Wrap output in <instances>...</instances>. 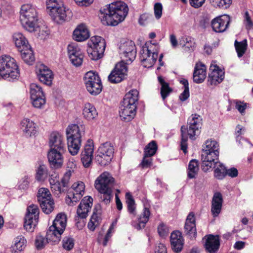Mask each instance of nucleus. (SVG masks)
<instances>
[{
    "instance_id": "f257e3e1",
    "label": "nucleus",
    "mask_w": 253,
    "mask_h": 253,
    "mask_svg": "<svg viewBox=\"0 0 253 253\" xmlns=\"http://www.w3.org/2000/svg\"><path fill=\"white\" fill-rule=\"evenodd\" d=\"M128 11L126 4L121 1H116L100 9L99 16L104 25L116 26L124 20Z\"/></svg>"
},
{
    "instance_id": "f03ea898",
    "label": "nucleus",
    "mask_w": 253,
    "mask_h": 253,
    "mask_svg": "<svg viewBox=\"0 0 253 253\" xmlns=\"http://www.w3.org/2000/svg\"><path fill=\"white\" fill-rule=\"evenodd\" d=\"M84 132V127L83 125L71 124L67 127L66 134L68 149L72 155L74 156L78 153Z\"/></svg>"
},
{
    "instance_id": "7ed1b4c3",
    "label": "nucleus",
    "mask_w": 253,
    "mask_h": 253,
    "mask_svg": "<svg viewBox=\"0 0 253 253\" xmlns=\"http://www.w3.org/2000/svg\"><path fill=\"white\" fill-rule=\"evenodd\" d=\"M0 75L4 80L14 81L20 76L19 67L15 59L8 55L0 57Z\"/></svg>"
},
{
    "instance_id": "20e7f679",
    "label": "nucleus",
    "mask_w": 253,
    "mask_h": 253,
    "mask_svg": "<svg viewBox=\"0 0 253 253\" xmlns=\"http://www.w3.org/2000/svg\"><path fill=\"white\" fill-rule=\"evenodd\" d=\"M20 13V20L23 27L30 32L36 31L38 20L36 7L31 4H23Z\"/></svg>"
},
{
    "instance_id": "39448f33",
    "label": "nucleus",
    "mask_w": 253,
    "mask_h": 253,
    "mask_svg": "<svg viewBox=\"0 0 253 253\" xmlns=\"http://www.w3.org/2000/svg\"><path fill=\"white\" fill-rule=\"evenodd\" d=\"M159 46L156 42H148L142 47L140 51V60L145 68H150L155 63L158 57Z\"/></svg>"
},
{
    "instance_id": "423d86ee",
    "label": "nucleus",
    "mask_w": 253,
    "mask_h": 253,
    "mask_svg": "<svg viewBox=\"0 0 253 253\" xmlns=\"http://www.w3.org/2000/svg\"><path fill=\"white\" fill-rule=\"evenodd\" d=\"M66 215L62 213L58 214L47 231V240L58 243L66 228Z\"/></svg>"
},
{
    "instance_id": "0eeeda50",
    "label": "nucleus",
    "mask_w": 253,
    "mask_h": 253,
    "mask_svg": "<svg viewBox=\"0 0 253 253\" xmlns=\"http://www.w3.org/2000/svg\"><path fill=\"white\" fill-rule=\"evenodd\" d=\"M46 5L52 19L57 23H62L66 18L67 14L62 0H46Z\"/></svg>"
},
{
    "instance_id": "6e6552de",
    "label": "nucleus",
    "mask_w": 253,
    "mask_h": 253,
    "mask_svg": "<svg viewBox=\"0 0 253 253\" xmlns=\"http://www.w3.org/2000/svg\"><path fill=\"white\" fill-rule=\"evenodd\" d=\"M87 45V52L91 59L97 60L102 57L106 46L105 40L102 38L97 36H93Z\"/></svg>"
},
{
    "instance_id": "1a4fd4ad",
    "label": "nucleus",
    "mask_w": 253,
    "mask_h": 253,
    "mask_svg": "<svg viewBox=\"0 0 253 253\" xmlns=\"http://www.w3.org/2000/svg\"><path fill=\"white\" fill-rule=\"evenodd\" d=\"M92 198L90 196H86L81 201L77 210V214L75 220L77 227L82 229L85 226L84 219L88 215V213L92 206Z\"/></svg>"
},
{
    "instance_id": "9d476101",
    "label": "nucleus",
    "mask_w": 253,
    "mask_h": 253,
    "mask_svg": "<svg viewBox=\"0 0 253 253\" xmlns=\"http://www.w3.org/2000/svg\"><path fill=\"white\" fill-rule=\"evenodd\" d=\"M84 82L87 90L93 95L99 94L102 89V85L100 77L97 74L89 71L84 77Z\"/></svg>"
},
{
    "instance_id": "9b49d317",
    "label": "nucleus",
    "mask_w": 253,
    "mask_h": 253,
    "mask_svg": "<svg viewBox=\"0 0 253 253\" xmlns=\"http://www.w3.org/2000/svg\"><path fill=\"white\" fill-rule=\"evenodd\" d=\"M85 185L82 181L75 182L71 186L70 191L66 197V203L70 206L75 205L84 193Z\"/></svg>"
},
{
    "instance_id": "f8f14e48",
    "label": "nucleus",
    "mask_w": 253,
    "mask_h": 253,
    "mask_svg": "<svg viewBox=\"0 0 253 253\" xmlns=\"http://www.w3.org/2000/svg\"><path fill=\"white\" fill-rule=\"evenodd\" d=\"M39 210L37 206L32 205L27 208L24 223V228L33 232L39 220Z\"/></svg>"
},
{
    "instance_id": "ddd939ff",
    "label": "nucleus",
    "mask_w": 253,
    "mask_h": 253,
    "mask_svg": "<svg viewBox=\"0 0 253 253\" xmlns=\"http://www.w3.org/2000/svg\"><path fill=\"white\" fill-rule=\"evenodd\" d=\"M113 153V147L110 143L106 142L99 147L96 161L101 166H106L111 161Z\"/></svg>"
},
{
    "instance_id": "4468645a",
    "label": "nucleus",
    "mask_w": 253,
    "mask_h": 253,
    "mask_svg": "<svg viewBox=\"0 0 253 253\" xmlns=\"http://www.w3.org/2000/svg\"><path fill=\"white\" fill-rule=\"evenodd\" d=\"M119 53L126 62H131L136 57V50L134 43L132 41H127L121 43L119 46Z\"/></svg>"
},
{
    "instance_id": "2eb2a0df",
    "label": "nucleus",
    "mask_w": 253,
    "mask_h": 253,
    "mask_svg": "<svg viewBox=\"0 0 253 253\" xmlns=\"http://www.w3.org/2000/svg\"><path fill=\"white\" fill-rule=\"evenodd\" d=\"M114 178L108 172H104L96 179L94 183L95 188L98 191H104L111 189Z\"/></svg>"
},
{
    "instance_id": "dca6fc26",
    "label": "nucleus",
    "mask_w": 253,
    "mask_h": 253,
    "mask_svg": "<svg viewBox=\"0 0 253 253\" xmlns=\"http://www.w3.org/2000/svg\"><path fill=\"white\" fill-rule=\"evenodd\" d=\"M201 125V117L197 114H193L189 120V128L187 129V134L190 139H194L195 136L200 133Z\"/></svg>"
},
{
    "instance_id": "f3484780",
    "label": "nucleus",
    "mask_w": 253,
    "mask_h": 253,
    "mask_svg": "<svg viewBox=\"0 0 253 253\" xmlns=\"http://www.w3.org/2000/svg\"><path fill=\"white\" fill-rule=\"evenodd\" d=\"M37 75L40 81L47 85L52 84L53 74L52 71L43 64L39 65L37 68Z\"/></svg>"
},
{
    "instance_id": "a211bd4d",
    "label": "nucleus",
    "mask_w": 253,
    "mask_h": 253,
    "mask_svg": "<svg viewBox=\"0 0 253 253\" xmlns=\"http://www.w3.org/2000/svg\"><path fill=\"white\" fill-rule=\"evenodd\" d=\"M48 145L50 150H66L64 136L57 131L50 133L48 139Z\"/></svg>"
},
{
    "instance_id": "6ab92c4d",
    "label": "nucleus",
    "mask_w": 253,
    "mask_h": 253,
    "mask_svg": "<svg viewBox=\"0 0 253 253\" xmlns=\"http://www.w3.org/2000/svg\"><path fill=\"white\" fill-rule=\"evenodd\" d=\"M230 18L228 15L217 17L211 21V27L214 31L217 33L224 32L228 28Z\"/></svg>"
},
{
    "instance_id": "aec40b11",
    "label": "nucleus",
    "mask_w": 253,
    "mask_h": 253,
    "mask_svg": "<svg viewBox=\"0 0 253 253\" xmlns=\"http://www.w3.org/2000/svg\"><path fill=\"white\" fill-rule=\"evenodd\" d=\"M69 57L72 63L76 66H80L83 62L84 55L81 49L74 44L68 46Z\"/></svg>"
},
{
    "instance_id": "412c9836",
    "label": "nucleus",
    "mask_w": 253,
    "mask_h": 253,
    "mask_svg": "<svg viewBox=\"0 0 253 253\" xmlns=\"http://www.w3.org/2000/svg\"><path fill=\"white\" fill-rule=\"evenodd\" d=\"M94 152V146L93 143L88 141L84 146V150L81 154V159L84 167L89 168L91 164Z\"/></svg>"
},
{
    "instance_id": "4be33fe9",
    "label": "nucleus",
    "mask_w": 253,
    "mask_h": 253,
    "mask_svg": "<svg viewBox=\"0 0 253 253\" xmlns=\"http://www.w3.org/2000/svg\"><path fill=\"white\" fill-rule=\"evenodd\" d=\"M71 176L70 171L65 173L61 179V181L50 180L51 189L54 193L58 194L64 192L66 190L68 186V183Z\"/></svg>"
},
{
    "instance_id": "5701e85b",
    "label": "nucleus",
    "mask_w": 253,
    "mask_h": 253,
    "mask_svg": "<svg viewBox=\"0 0 253 253\" xmlns=\"http://www.w3.org/2000/svg\"><path fill=\"white\" fill-rule=\"evenodd\" d=\"M66 150H49L47 157L50 166L54 168L60 167L63 163V155Z\"/></svg>"
},
{
    "instance_id": "b1692460",
    "label": "nucleus",
    "mask_w": 253,
    "mask_h": 253,
    "mask_svg": "<svg viewBox=\"0 0 253 253\" xmlns=\"http://www.w3.org/2000/svg\"><path fill=\"white\" fill-rule=\"evenodd\" d=\"M219 151L214 150L209 151V150L202 151V160L203 167H207L206 170L211 168L216 163L215 161L218 160L219 156Z\"/></svg>"
},
{
    "instance_id": "393cba45",
    "label": "nucleus",
    "mask_w": 253,
    "mask_h": 253,
    "mask_svg": "<svg viewBox=\"0 0 253 253\" xmlns=\"http://www.w3.org/2000/svg\"><path fill=\"white\" fill-rule=\"evenodd\" d=\"M21 129L26 137H32L37 133V125L30 119L24 118L21 121Z\"/></svg>"
},
{
    "instance_id": "a878e982",
    "label": "nucleus",
    "mask_w": 253,
    "mask_h": 253,
    "mask_svg": "<svg viewBox=\"0 0 253 253\" xmlns=\"http://www.w3.org/2000/svg\"><path fill=\"white\" fill-rule=\"evenodd\" d=\"M211 72L209 75L208 82L211 85H217L220 83L224 78V72L217 66H211Z\"/></svg>"
},
{
    "instance_id": "bb28decb",
    "label": "nucleus",
    "mask_w": 253,
    "mask_h": 253,
    "mask_svg": "<svg viewBox=\"0 0 253 253\" xmlns=\"http://www.w3.org/2000/svg\"><path fill=\"white\" fill-rule=\"evenodd\" d=\"M138 91L133 89L127 93L123 99L122 104L127 107L136 110L138 100Z\"/></svg>"
},
{
    "instance_id": "cd10ccee",
    "label": "nucleus",
    "mask_w": 253,
    "mask_h": 253,
    "mask_svg": "<svg viewBox=\"0 0 253 253\" xmlns=\"http://www.w3.org/2000/svg\"><path fill=\"white\" fill-rule=\"evenodd\" d=\"M170 241L171 248L174 252L179 253L181 251L183 247L184 240L179 231H173L171 234Z\"/></svg>"
},
{
    "instance_id": "c85d7f7f",
    "label": "nucleus",
    "mask_w": 253,
    "mask_h": 253,
    "mask_svg": "<svg viewBox=\"0 0 253 253\" xmlns=\"http://www.w3.org/2000/svg\"><path fill=\"white\" fill-rule=\"evenodd\" d=\"M185 231L190 238H195L197 235V231L195 224V217L193 212L189 213L186 220L185 226Z\"/></svg>"
},
{
    "instance_id": "c756f323",
    "label": "nucleus",
    "mask_w": 253,
    "mask_h": 253,
    "mask_svg": "<svg viewBox=\"0 0 253 253\" xmlns=\"http://www.w3.org/2000/svg\"><path fill=\"white\" fill-rule=\"evenodd\" d=\"M206 77V68L204 64L201 63L196 64L193 73V81L197 84L204 82Z\"/></svg>"
},
{
    "instance_id": "7c9ffc66",
    "label": "nucleus",
    "mask_w": 253,
    "mask_h": 253,
    "mask_svg": "<svg viewBox=\"0 0 253 253\" xmlns=\"http://www.w3.org/2000/svg\"><path fill=\"white\" fill-rule=\"evenodd\" d=\"M220 246L218 236L209 235L205 245L206 250L210 253H215Z\"/></svg>"
},
{
    "instance_id": "2f4dec72",
    "label": "nucleus",
    "mask_w": 253,
    "mask_h": 253,
    "mask_svg": "<svg viewBox=\"0 0 253 253\" xmlns=\"http://www.w3.org/2000/svg\"><path fill=\"white\" fill-rule=\"evenodd\" d=\"M150 215V211L149 208L144 207L143 212L138 218L137 221H132V225L138 230L144 228L149 220Z\"/></svg>"
},
{
    "instance_id": "473e14b6",
    "label": "nucleus",
    "mask_w": 253,
    "mask_h": 253,
    "mask_svg": "<svg viewBox=\"0 0 253 253\" xmlns=\"http://www.w3.org/2000/svg\"><path fill=\"white\" fill-rule=\"evenodd\" d=\"M222 196L219 192L215 193L212 200L211 211L214 217H216L220 213L222 206Z\"/></svg>"
},
{
    "instance_id": "72a5a7b5",
    "label": "nucleus",
    "mask_w": 253,
    "mask_h": 253,
    "mask_svg": "<svg viewBox=\"0 0 253 253\" xmlns=\"http://www.w3.org/2000/svg\"><path fill=\"white\" fill-rule=\"evenodd\" d=\"M89 37V32L84 24L79 25L73 32V38L78 42L84 41Z\"/></svg>"
},
{
    "instance_id": "f704fd0d",
    "label": "nucleus",
    "mask_w": 253,
    "mask_h": 253,
    "mask_svg": "<svg viewBox=\"0 0 253 253\" xmlns=\"http://www.w3.org/2000/svg\"><path fill=\"white\" fill-rule=\"evenodd\" d=\"M136 110L121 105L119 111L120 116L125 122L131 121L135 116Z\"/></svg>"
},
{
    "instance_id": "c9c22d12",
    "label": "nucleus",
    "mask_w": 253,
    "mask_h": 253,
    "mask_svg": "<svg viewBox=\"0 0 253 253\" xmlns=\"http://www.w3.org/2000/svg\"><path fill=\"white\" fill-rule=\"evenodd\" d=\"M84 117L88 121H92L98 116V113L95 107L90 103H85L83 109Z\"/></svg>"
},
{
    "instance_id": "e433bc0d",
    "label": "nucleus",
    "mask_w": 253,
    "mask_h": 253,
    "mask_svg": "<svg viewBox=\"0 0 253 253\" xmlns=\"http://www.w3.org/2000/svg\"><path fill=\"white\" fill-rule=\"evenodd\" d=\"M19 51L21 53L22 59L25 63L31 64L35 61V56L30 45L21 48Z\"/></svg>"
},
{
    "instance_id": "4c0bfd02",
    "label": "nucleus",
    "mask_w": 253,
    "mask_h": 253,
    "mask_svg": "<svg viewBox=\"0 0 253 253\" xmlns=\"http://www.w3.org/2000/svg\"><path fill=\"white\" fill-rule=\"evenodd\" d=\"M158 80L161 85V95L164 100L172 91V89L169 86V84L165 81L163 77L159 76Z\"/></svg>"
},
{
    "instance_id": "58836bf2",
    "label": "nucleus",
    "mask_w": 253,
    "mask_h": 253,
    "mask_svg": "<svg viewBox=\"0 0 253 253\" xmlns=\"http://www.w3.org/2000/svg\"><path fill=\"white\" fill-rule=\"evenodd\" d=\"M13 41L18 50L30 45L24 35L20 33H15L13 36Z\"/></svg>"
},
{
    "instance_id": "ea45409f",
    "label": "nucleus",
    "mask_w": 253,
    "mask_h": 253,
    "mask_svg": "<svg viewBox=\"0 0 253 253\" xmlns=\"http://www.w3.org/2000/svg\"><path fill=\"white\" fill-rule=\"evenodd\" d=\"M113 71L118 74L117 80L122 81L126 75L127 69L126 64L123 62H121L116 65Z\"/></svg>"
},
{
    "instance_id": "a19ab883",
    "label": "nucleus",
    "mask_w": 253,
    "mask_h": 253,
    "mask_svg": "<svg viewBox=\"0 0 253 253\" xmlns=\"http://www.w3.org/2000/svg\"><path fill=\"white\" fill-rule=\"evenodd\" d=\"M113 71L118 74L117 80L122 81L126 75L127 69L126 64L123 62H121L116 65Z\"/></svg>"
},
{
    "instance_id": "79ce46f5",
    "label": "nucleus",
    "mask_w": 253,
    "mask_h": 253,
    "mask_svg": "<svg viewBox=\"0 0 253 253\" xmlns=\"http://www.w3.org/2000/svg\"><path fill=\"white\" fill-rule=\"evenodd\" d=\"M214 165V176L217 179L221 180L226 176V169L221 163L216 162Z\"/></svg>"
},
{
    "instance_id": "37998d69",
    "label": "nucleus",
    "mask_w": 253,
    "mask_h": 253,
    "mask_svg": "<svg viewBox=\"0 0 253 253\" xmlns=\"http://www.w3.org/2000/svg\"><path fill=\"white\" fill-rule=\"evenodd\" d=\"M48 175V170L44 165H40L36 169L35 178L38 181H43Z\"/></svg>"
},
{
    "instance_id": "c03bdc74",
    "label": "nucleus",
    "mask_w": 253,
    "mask_h": 253,
    "mask_svg": "<svg viewBox=\"0 0 253 253\" xmlns=\"http://www.w3.org/2000/svg\"><path fill=\"white\" fill-rule=\"evenodd\" d=\"M26 243V240L23 236H17L14 239V245L12 247V251L16 253L22 251L25 248Z\"/></svg>"
},
{
    "instance_id": "a18cd8bd",
    "label": "nucleus",
    "mask_w": 253,
    "mask_h": 253,
    "mask_svg": "<svg viewBox=\"0 0 253 253\" xmlns=\"http://www.w3.org/2000/svg\"><path fill=\"white\" fill-rule=\"evenodd\" d=\"M199 170V165L198 161L192 160L190 161L187 169L188 177L191 179L195 177Z\"/></svg>"
},
{
    "instance_id": "49530a36",
    "label": "nucleus",
    "mask_w": 253,
    "mask_h": 253,
    "mask_svg": "<svg viewBox=\"0 0 253 253\" xmlns=\"http://www.w3.org/2000/svg\"><path fill=\"white\" fill-rule=\"evenodd\" d=\"M51 195L49 190L45 188H41L39 189L37 194V199L39 204L43 203L44 201H48L51 198Z\"/></svg>"
},
{
    "instance_id": "de8ad7c7",
    "label": "nucleus",
    "mask_w": 253,
    "mask_h": 253,
    "mask_svg": "<svg viewBox=\"0 0 253 253\" xmlns=\"http://www.w3.org/2000/svg\"><path fill=\"white\" fill-rule=\"evenodd\" d=\"M179 44L186 51H191L193 50L195 42L194 39L191 37H183L179 42Z\"/></svg>"
},
{
    "instance_id": "09e8293b",
    "label": "nucleus",
    "mask_w": 253,
    "mask_h": 253,
    "mask_svg": "<svg viewBox=\"0 0 253 253\" xmlns=\"http://www.w3.org/2000/svg\"><path fill=\"white\" fill-rule=\"evenodd\" d=\"M126 202L127 205V210L129 213L132 215L133 216H135L136 214V207L135 204L134 200L129 192L126 193Z\"/></svg>"
},
{
    "instance_id": "8fccbe9b",
    "label": "nucleus",
    "mask_w": 253,
    "mask_h": 253,
    "mask_svg": "<svg viewBox=\"0 0 253 253\" xmlns=\"http://www.w3.org/2000/svg\"><path fill=\"white\" fill-rule=\"evenodd\" d=\"M234 45L239 57H241L245 53L247 48V41L244 40L241 42L235 41Z\"/></svg>"
},
{
    "instance_id": "3c124183",
    "label": "nucleus",
    "mask_w": 253,
    "mask_h": 253,
    "mask_svg": "<svg viewBox=\"0 0 253 253\" xmlns=\"http://www.w3.org/2000/svg\"><path fill=\"white\" fill-rule=\"evenodd\" d=\"M219 146L218 142L214 139H208L205 143L202 151L209 150V151H213L214 150L219 151Z\"/></svg>"
},
{
    "instance_id": "603ef678",
    "label": "nucleus",
    "mask_w": 253,
    "mask_h": 253,
    "mask_svg": "<svg viewBox=\"0 0 253 253\" xmlns=\"http://www.w3.org/2000/svg\"><path fill=\"white\" fill-rule=\"evenodd\" d=\"M157 149L156 142L155 141H152L145 147L144 155L146 156L152 157L156 154Z\"/></svg>"
},
{
    "instance_id": "864d4df0",
    "label": "nucleus",
    "mask_w": 253,
    "mask_h": 253,
    "mask_svg": "<svg viewBox=\"0 0 253 253\" xmlns=\"http://www.w3.org/2000/svg\"><path fill=\"white\" fill-rule=\"evenodd\" d=\"M40 203V205L43 212L46 214L50 213L54 209V203L53 200L51 198L48 199V201H44L43 203Z\"/></svg>"
},
{
    "instance_id": "5fc2aeb1",
    "label": "nucleus",
    "mask_w": 253,
    "mask_h": 253,
    "mask_svg": "<svg viewBox=\"0 0 253 253\" xmlns=\"http://www.w3.org/2000/svg\"><path fill=\"white\" fill-rule=\"evenodd\" d=\"M30 98L32 105L35 108H42L45 104L46 100L44 95Z\"/></svg>"
},
{
    "instance_id": "6e6d98bb",
    "label": "nucleus",
    "mask_w": 253,
    "mask_h": 253,
    "mask_svg": "<svg viewBox=\"0 0 253 253\" xmlns=\"http://www.w3.org/2000/svg\"><path fill=\"white\" fill-rule=\"evenodd\" d=\"M30 97H34L44 95L42 88L35 83H32L30 86Z\"/></svg>"
},
{
    "instance_id": "4d7b16f0",
    "label": "nucleus",
    "mask_w": 253,
    "mask_h": 253,
    "mask_svg": "<svg viewBox=\"0 0 253 253\" xmlns=\"http://www.w3.org/2000/svg\"><path fill=\"white\" fill-rule=\"evenodd\" d=\"M181 140L180 142V149L184 154L187 153V137L186 134V128L184 126L181 127Z\"/></svg>"
},
{
    "instance_id": "13d9d810",
    "label": "nucleus",
    "mask_w": 253,
    "mask_h": 253,
    "mask_svg": "<svg viewBox=\"0 0 253 253\" xmlns=\"http://www.w3.org/2000/svg\"><path fill=\"white\" fill-rule=\"evenodd\" d=\"M46 239H45L42 236L39 235L37 236L35 241V245L36 248L38 250H41L44 247L47 243L52 242L53 244H56L51 240H47V235H46Z\"/></svg>"
},
{
    "instance_id": "bf43d9fd",
    "label": "nucleus",
    "mask_w": 253,
    "mask_h": 253,
    "mask_svg": "<svg viewBox=\"0 0 253 253\" xmlns=\"http://www.w3.org/2000/svg\"><path fill=\"white\" fill-rule=\"evenodd\" d=\"M211 2L215 7L228 8L232 2V0H210Z\"/></svg>"
},
{
    "instance_id": "052dcab7",
    "label": "nucleus",
    "mask_w": 253,
    "mask_h": 253,
    "mask_svg": "<svg viewBox=\"0 0 253 253\" xmlns=\"http://www.w3.org/2000/svg\"><path fill=\"white\" fill-rule=\"evenodd\" d=\"M245 131V128L241 126L238 125L236 127V135L237 141L239 143L243 144L244 143H250V142L246 139L243 138L241 135Z\"/></svg>"
},
{
    "instance_id": "680f3d73",
    "label": "nucleus",
    "mask_w": 253,
    "mask_h": 253,
    "mask_svg": "<svg viewBox=\"0 0 253 253\" xmlns=\"http://www.w3.org/2000/svg\"><path fill=\"white\" fill-rule=\"evenodd\" d=\"M100 218L96 213H94L88 223L87 227L91 231H94L99 224Z\"/></svg>"
},
{
    "instance_id": "e2e57ef3",
    "label": "nucleus",
    "mask_w": 253,
    "mask_h": 253,
    "mask_svg": "<svg viewBox=\"0 0 253 253\" xmlns=\"http://www.w3.org/2000/svg\"><path fill=\"white\" fill-rule=\"evenodd\" d=\"M99 193L101 194L100 198L101 199V200L105 204H108L110 201L111 198V193H112V190L108 189L106 191H99Z\"/></svg>"
},
{
    "instance_id": "0e129e2a",
    "label": "nucleus",
    "mask_w": 253,
    "mask_h": 253,
    "mask_svg": "<svg viewBox=\"0 0 253 253\" xmlns=\"http://www.w3.org/2000/svg\"><path fill=\"white\" fill-rule=\"evenodd\" d=\"M63 247L67 251L71 250L74 246V242L73 238L71 237H65L63 239Z\"/></svg>"
},
{
    "instance_id": "69168bd1",
    "label": "nucleus",
    "mask_w": 253,
    "mask_h": 253,
    "mask_svg": "<svg viewBox=\"0 0 253 253\" xmlns=\"http://www.w3.org/2000/svg\"><path fill=\"white\" fill-rule=\"evenodd\" d=\"M154 15L157 19H159L162 15L163 6L161 3L157 2L155 4Z\"/></svg>"
},
{
    "instance_id": "338daca9",
    "label": "nucleus",
    "mask_w": 253,
    "mask_h": 253,
    "mask_svg": "<svg viewBox=\"0 0 253 253\" xmlns=\"http://www.w3.org/2000/svg\"><path fill=\"white\" fill-rule=\"evenodd\" d=\"M151 157L144 155L140 166L143 169L150 168L152 165V159Z\"/></svg>"
},
{
    "instance_id": "774afa93",
    "label": "nucleus",
    "mask_w": 253,
    "mask_h": 253,
    "mask_svg": "<svg viewBox=\"0 0 253 253\" xmlns=\"http://www.w3.org/2000/svg\"><path fill=\"white\" fill-rule=\"evenodd\" d=\"M158 232L160 236L164 237L168 234L169 229L166 225L161 223L158 227Z\"/></svg>"
}]
</instances>
